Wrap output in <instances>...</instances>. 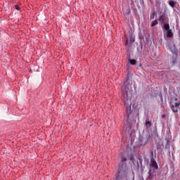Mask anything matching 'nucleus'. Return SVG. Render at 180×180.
<instances>
[{
	"label": "nucleus",
	"instance_id": "obj_1",
	"mask_svg": "<svg viewBox=\"0 0 180 180\" xmlns=\"http://www.w3.org/2000/svg\"><path fill=\"white\" fill-rule=\"evenodd\" d=\"M122 101L124 105L129 108L130 106V102H131V93L130 91H124L122 93Z\"/></svg>",
	"mask_w": 180,
	"mask_h": 180
},
{
	"label": "nucleus",
	"instance_id": "obj_2",
	"mask_svg": "<svg viewBox=\"0 0 180 180\" xmlns=\"http://www.w3.org/2000/svg\"><path fill=\"white\" fill-rule=\"evenodd\" d=\"M150 141L148 136H139L138 141V146H146L147 143Z\"/></svg>",
	"mask_w": 180,
	"mask_h": 180
},
{
	"label": "nucleus",
	"instance_id": "obj_3",
	"mask_svg": "<svg viewBox=\"0 0 180 180\" xmlns=\"http://www.w3.org/2000/svg\"><path fill=\"white\" fill-rule=\"evenodd\" d=\"M153 124V121L150 118H147L145 121L146 129H150Z\"/></svg>",
	"mask_w": 180,
	"mask_h": 180
},
{
	"label": "nucleus",
	"instance_id": "obj_4",
	"mask_svg": "<svg viewBox=\"0 0 180 180\" xmlns=\"http://www.w3.org/2000/svg\"><path fill=\"white\" fill-rule=\"evenodd\" d=\"M150 166L153 167V168H154L155 169H158V165L154 159H151Z\"/></svg>",
	"mask_w": 180,
	"mask_h": 180
},
{
	"label": "nucleus",
	"instance_id": "obj_5",
	"mask_svg": "<svg viewBox=\"0 0 180 180\" xmlns=\"http://www.w3.org/2000/svg\"><path fill=\"white\" fill-rule=\"evenodd\" d=\"M166 18H167V15H165V13H162L160 15L158 20L159 22H160L161 25H162V23H164V21L165 20Z\"/></svg>",
	"mask_w": 180,
	"mask_h": 180
},
{
	"label": "nucleus",
	"instance_id": "obj_6",
	"mask_svg": "<svg viewBox=\"0 0 180 180\" xmlns=\"http://www.w3.org/2000/svg\"><path fill=\"white\" fill-rule=\"evenodd\" d=\"M167 37H169V39L174 37V33H172V30H168L167 31Z\"/></svg>",
	"mask_w": 180,
	"mask_h": 180
},
{
	"label": "nucleus",
	"instance_id": "obj_7",
	"mask_svg": "<svg viewBox=\"0 0 180 180\" xmlns=\"http://www.w3.org/2000/svg\"><path fill=\"white\" fill-rule=\"evenodd\" d=\"M118 174H117V175H116V179H115V180H123L122 179V176H120V171H122V169L120 168V167H119V169H118Z\"/></svg>",
	"mask_w": 180,
	"mask_h": 180
},
{
	"label": "nucleus",
	"instance_id": "obj_8",
	"mask_svg": "<svg viewBox=\"0 0 180 180\" xmlns=\"http://www.w3.org/2000/svg\"><path fill=\"white\" fill-rule=\"evenodd\" d=\"M129 61L131 65H136V64H137V61L135 59H131L129 58Z\"/></svg>",
	"mask_w": 180,
	"mask_h": 180
},
{
	"label": "nucleus",
	"instance_id": "obj_9",
	"mask_svg": "<svg viewBox=\"0 0 180 180\" xmlns=\"http://www.w3.org/2000/svg\"><path fill=\"white\" fill-rule=\"evenodd\" d=\"M171 109L174 113H178V110L179 108L178 107H174V105H172Z\"/></svg>",
	"mask_w": 180,
	"mask_h": 180
},
{
	"label": "nucleus",
	"instance_id": "obj_10",
	"mask_svg": "<svg viewBox=\"0 0 180 180\" xmlns=\"http://www.w3.org/2000/svg\"><path fill=\"white\" fill-rule=\"evenodd\" d=\"M156 25H158V20L155 19L153 20L150 25L151 27H154V26H156Z\"/></svg>",
	"mask_w": 180,
	"mask_h": 180
},
{
	"label": "nucleus",
	"instance_id": "obj_11",
	"mask_svg": "<svg viewBox=\"0 0 180 180\" xmlns=\"http://www.w3.org/2000/svg\"><path fill=\"white\" fill-rule=\"evenodd\" d=\"M176 4V3L174 1H170L169 3V4L172 6V8H175V6H176L175 4Z\"/></svg>",
	"mask_w": 180,
	"mask_h": 180
},
{
	"label": "nucleus",
	"instance_id": "obj_12",
	"mask_svg": "<svg viewBox=\"0 0 180 180\" xmlns=\"http://www.w3.org/2000/svg\"><path fill=\"white\" fill-rule=\"evenodd\" d=\"M163 26L165 30H169V24L165 23Z\"/></svg>",
	"mask_w": 180,
	"mask_h": 180
},
{
	"label": "nucleus",
	"instance_id": "obj_13",
	"mask_svg": "<svg viewBox=\"0 0 180 180\" xmlns=\"http://www.w3.org/2000/svg\"><path fill=\"white\" fill-rule=\"evenodd\" d=\"M134 41H135L134 37H131L130 41H129L130 44H133V43H134Z\"/></svg>",
	"mask_w": 180,
	"mask_h": 180
},
{
	"label": "nucleus",
	"instance_id": "obj_14",
	"mask_svg": "<svg viewBox=\"0 0 180 180\" xmlns=\"http://www.w3.org/2000/svg\"><path fill=\"white\" fill-rule=\"evenodd\" d=\"M150 154L151 160H154V151L150 150Z\"/></svg>",
	"mask_w": 180,
	"mask_h": 180
},
{
	"label": "nucleus",
	"instance_id": "obj_15",
	"mask_svg": "<svg viewBox=\"0 0 180 180\" xmlns=\"http://www.w3.org/2000/svg\"><path fill=\"white\" fill-rule=\"evenodd\" d=\"M155 17V12H153V14L150 16V20L151 19H154Z\"/></svg>",
	"mask_w": 180,
	"mask_h": 180
},
{
	"label": "nucleus",
	"instance_id": "obj_16",
	"mask_svg": "<svg viewBox=\"0 0 180 180\" xmlns=\"http://www.w3.org/2000/svg\"><path fill=\"white\" fill-rule=\"evenodd\" d=\"M174 106L175 108H179L180 103H175L174 105Z\"/></svg>",
	"mask_w": 180,
	"mask_h": 180
},
{
	"label": "nucleus",
	"instance_id": "obj_17",
	"mask_svg": "<svg viewBox=\"0 0 180 180\" xmlns=\"http://www.w3.org/2000/svg\"><path fill=\"white\" fill-rule=\"evenodd\" d=\"M127 159L126 158V156L125 155H122V161L123 162V161H127Z\"/></svg>",
	"mask_w": 180,
	"mask_h": 180
},
{
	"label": "nucleus",
	"instance_id": "obj_18",
	"mask_svg": "<svg viewBox=\"0 0 180 180\" xmlns=\"http://www.w3.org/2000/svg\"><path fill=\"white\" fill-rule=\"evenodd\" d=\"M15 9H17V11H20V7H19V6H18V5H15Z\"/></svg>",
	"mask_w": 180,
	"mask_h": 180
},
{
	"label": "nucleus",
	"instance_id": "obj_19",
	"mask_svg": "<svg viewBox=\"0 0 180 180\" xmlns=\"http://www.w3.org/2000/svg\"><path fill=\"white\" fill-rule=\"evenodd\" d=\"M127 44H129V41H126V42H125V46H127Z\"/></svg>",
	"mask_w": 180,
	"mask_h": 180
},
{
	"label": "nucleus",
	"instance_id": "obj_20",
	"mask_svg": "<svg viewBox=\"0 0 180 180\" xmlns=\"http://www.w3.org/2000/svg\"><path fill=\"white\" fill-rule=\"evenodd\" d=\"M162 119H164V117H165V114H163V115H162Z\"/></svg>",
	"mask_w": 180,
	"mask_h": 180
},
{
	"label": "nucleus",
	"instance_id": "obj_21",
	"mask_svg": "<svg viewBox=\"0 0 180 180\" xmlns=\"http://www.w3.org/2000/svg\"><path fill=\"white\" fill-rule=\"evenodd\" d=\"M148 174L151 175V169L149 170Z\"/></svg>",
	"mask_w": 180,
	"mask_h": 180
},
{
	"label": "nucleus",
	"instance_id": "obj_22",
	"mask_svg": "<svg viewBox=\"0 0 180 180\" xmlns=\"http://www.w3.org/2000/svg\"><path fill=\"white\" fill-rule=\"evenodd\" d=\"M174 100H175V101H178V98H175Z\"/></svg>",
	"mask_w": 180,
	"mask_h": 180
}]
</instances>
